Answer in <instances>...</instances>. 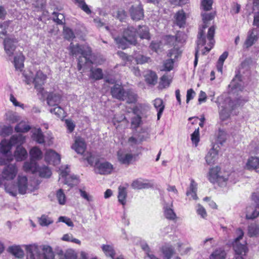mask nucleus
I'll use <instances>...</instances> for the list:
<instances>
[{"instance_id": "f257e3e1", "label": "nucleus", "mask_w": 259, "mask_h": 259, "mask_svg": "<svg viewBox=\"0 0 259 259\" xmlns=\"http://www.w3.org/2000/svg\"><path fill=\"white\" fill-rule=\"evenodd\" d=\"M214 13H211L209 14L203 13L202 14V24L199 28L197 36V47L196 49L195 54V60L194 62V65L195 67L196 66L198 63V54L199 48L207 45V46L204 47L205 52H202V54L204 55L206 52H209L214 46L215 42L213 38L215 33V28L214 26H211L208 28L206 34L205 33V29L208 27L209 22L212 20L214 18Z\"/></svg>"}, {"instance_id": "f03ea898", "label": "nucleus", "mask_w": 259, "mask_h": 259, "mask_svg": "<svg viewBox=\"0 0 259 259\" xmlns=\"http://www.w3.org/2000/svg\"><path fill=\"white\" fill-rule=\"evenodd\" d=\"M6 191L10 195L15 197L18 194L24 195L28 192H31L36 189L29 184L27 178L25 176L19 175L17 179L16 184H5Z\"/></svg>"}, {"instance_id": "7ed1b4c3", "label": "nucleus", "mask_w": 259, "mask_h": 259, "mask_svg": "<svg viewBox=\"0 0 259 259\" xmlns=\"http://www.w3.org/2000/svg\"><path fill=\"white\" fill-rule=\"evenodd\" d=\"M112 97L119 100L125 101L128 104L135 103L137 94L131 89H124L121 85L115 84L111 89Z\"/></svg>"}, {"instance_id": "20e7f679", "label": "nucleus", "mask_w": 259, "mask_h": 259, "mask_svg": "<svg viewBox=\"0 0 259 259\" xmlns=\"http://www.w3.org/2000/svg\"><path fill=\"white\" fill-rule=\"evenodd\" d=\"M248 101L247 98H242L239 97L236 100L233 101L230 98H227L225 100V105L222 106V109L220 111V118L222 120H225L228 119L230 116L231 111L237 107L243 105Z\"/></svg>"}, {"instance_id": "39448f33", "label": "nucleus", "mask_w": 259, "mask_h": 259, "mask_svg": "<svg viewBox=\"0 0 259 259\" xmlns=\"http://www.w3.org/2000/svg\"><path fill=\"white\" fill-rule=\"evenodd\" d=\"M24 75L25 77L27 84H29L32 82L33 83L35 88L37 89L39 92H41L44 90L42 87L46 81L47 75L44 74L41 71H37L35 76H34L33 74L31 71L28 73H25Z\"/></svg>"}, {"instance_id": "423d86ee", "label": "nucleus", "mask_w": 259, "mask_h": 259, "mask_svg": "<svg viewBox=\"0 0 259 259\" xmlns=\"http://www.w3.org/2000/svg\"><path fill=\"white\" fill-rule=\"evenodd\" d=\"M14 145L11 141L3 140L0 144V165L7 164L13 160V157L10 152L12 146Z\"/></svg>"}, {"instance_id": "0eeeda50", "label": "nucleus", "mask_w": 259, "mask_h": 259, "mask_svg": "<svg viewBox=\"0 0 259 259\" xmlns=\"http://www.w3.org/2000/svg\"><path fill=\"white\" fill-rule=\"evenodd\" d=\"M208 179L211 183H218L220 186L223 187L226 186L228 177L221 175L220 168L216 166L210 169Z\"/></svg>"}, {"instance_id": "6e6552de", "label": "nucleus", "mask_w": 259, "mask_h": 259, "mask_svg": "<svg viewBox=\"0 0 259 259\" xmlns=\"http://www.w3.org/2000/svg\"><path fill=\"white\" fill-rule=\"evenodd\" d=\"M5 165L1 174L0 183H3L2 181H10L13 180L18 173V169L14 164H3Z\"/></svg>"}, {"instance_id": "1a4fd4ad", "label": "nucleus", "mask_w": 259, "mask_h": 259, "mask_svg": "<svg viewBox=\"0 0 259 259\" xmlns=\"http://www.w3.org/2000/svg\"><path fill=\"white\" fill-rule=\"evenodd\" d=\"M69 50L70 54L72 56H77L79 55H92V50L90 47L84 45H80L78 44H74L71 42Z\"/></svg>"}, {"instance_id": "9d476101", "label": "nucleus", "mask_w": 259, "mask_h": 259, "mask_svg": "<svg viewBox=\"0 0 259 259\" xmlns=\"http://www.w3.org/2000/svg\"><path fill=\"white\" fill-rule=\"evenodd\" d=\"M237 234L238 235V237L235 239V242L233 244L236 255L242 256L245 255L248 249L245 244H242L239 242V240L242 238L244 235V233L241 229H238L237 230Z\"/></svg>"}, {"instance_id": "9b49d317", "label": "nucleus", "mask_w": 259, "mask_h": 259, "mask_svg": "<svg viewBox=\"0 0 259 259\" xmlns=\"http://www.w3.org/2000/svg\"><path fill=\"white\" fill-rule=\"evenodd\" d=\"M61 171L60 175L65 178V184L70 187H73L78 184V180L75 176H69L70 169L67 165L65 167L63 166L60 168Z\"/></svg>"}, {"instance_id": "f8f14e48", "label": "nucleus", "mask_w": 259, "mask_h": 259, "mask_svg": "<svg viewBox=\"0 0 259 259\" xmlns=\"http://www.w3.org/2000/svg\"><path fill=\"white\" fill-rule=\"evenodd\" d=\"M95 169L96 172L101 175H108L110 174L113 169V165L107 161L96 162Z\"/></svg>"}, {"instance_id": "ddd939ff", "label": "nucleus", "mask_w": 259, "mask_h": 259, "mask_svg": "<svg viewBox=\"0 0 259 259\" xmlns=\"http://www.w3.org/2000/svg\"><path fill=\"white\" fill-rule=\"evenodd\" d=\"M26 251L27 259H42L41 254L40 253L37 245L35 244L25 245Z\"/></svg>"}, {"instance_id": "4468645a", "label": "nucleus", "mask_w": 259, "mask_h": 259, "mask_svg": "<svg viewBox=\"0 0 259 259\" xmlns=\"http://www.w3.org/2000/svg\"><path fill=\"white\" fill-rule=\"evenodd\" d=\"M259 38V31L256 28H252L247 33L246 39L244 43L246 48L251 47Z\"/></svg>"}, {"instance_id": "2eb2a0df", "label": "nucleus", "mask_w": 259, "mask_h": 259, "mask_svg": "<svg viewBox=\"0 0 259 259\" xmlns=\"http://www.w3.org/2000/svg\"><path fill=\"white\" fill-rule=\"evenodd\" d=\"M91 55H82L80 56L78 59L77 69L78 70H81L83 69L84 71L85 69L92 67L93 64V61L90 59Z\"/></svg>"}, {"instance_id": "dca6fc26", "label": "nucleus", "mask_w": 259, "mask_h": 259, "mask_svg": "<svg viewBox=\"0 0 259 259\" xmlns=\"http://www.w3.org/2000/svg\"><path fill=\"white\" fill-rule=\"evenodd\" d=\"M45 159L50 164L57 165L60 163L61 157L60 155L54 150L48 149L46 152Z\"/></svg>"}, {"instance_id": "f3484780", "label": "nucleus", "mask_w": 259, "mask_h": 259, "mask_svg": "<svg viewBox=\"0 0 259 259\" xmlns=\"http://www.w3.org/2000/svg\"><path fill=\"white\" fill-rule=\"evenodd\" d=\"M132 19L135 21L141 20L144 17V10L141 4L133 6L129 10Z\"/></svg>"}, {"instance_id": "a211bd4d", "label": "nucleus", "mask_w": 259, "mask_h": 259, "mask_svg": "<svg viewBox=\"0 0 259 259\" xmlns=\"http://www.w3.org/2000/svg\"><path fill=\"white\" fill-rule=\"evenodd\" d=\"M17 41L16 39L7 38L4 41V49L9 56H12L16 48Z\"/></svg>"}, {"instance_id": "6ab92c4d", "label": "nucleus", "mask_w": 259, "mask_h": 259, "mask_svg": "<svg viewBox=\"0 0 259 259\" xmlns=\"http://www.w3.org/2000/svg\"><path fill=\"white\" fill-rule=\"evenodd\" d=\"M136 30L133 27L130 26L125 29L123 32L124 36L127 38L130 44L135 45L137 44Z\"/></svg>"}, {"instance_id": "aec40b11", "label": "nucleus", "mask_w": 259, "mask_h": 259, "mask_svg": "<svg viewBox=\"0 0 259 259\" xmlns=\"http://www.w3.org/2000/svg\"><path fill=\"white\" fill-rule=\"evenodd\" d=\"M259 215V205L254 204L246 207V218L247 219H254Z\"/></svg>"}, {"instance_id": "412c9836", "label": "nucleus", "mask_w": 259, "mask_h": 259, "mask_svg": "<svg viewBox=\"0 0 259 259\" xmlns=\"http://www.w3.org/2000/svg\"><path fill=\"white\" fill-rule=\"evenodd\" d=\"M46 100L49 106H58L61 102V96L59 94L51 92L48 94Z\"/></svg>"}, {"instance_id": "4be33fe9", "label": "nucleus", "mask_w": 259, "mask_h": 259, "mask_svg": "<svg viewBox=\"0 0 259 259\" xmlns=\"http://www.w3.org/2000/svg\"><path fill=\"white\" fill-rule=\"evenodd\" d=\"M72 148L77 153L83 154L86 149V144L84 140L80 137L77 138Z\"/></svg>"}, {"instance_id": "5701e85b", "label": "nucleus", "mask_w": 259, "mask_h": 259, "mask_svg": "<svg viewBox=\"0 0 259 259\" xmlns=\"http://www.w3.org/2000/svg\"><path fill=\"white\" fill-rule=\"evenodd\" d=\"M245 168L248 170H254L259 168V157L250 156L247 160Z\"/></svg>"}, {"instance_id": "b1692460", "label": "nucleus", "mask_w": 259, "mask_h": 259, "mask_svg": "<svg viewBox=\"0 0 259 259\" xmlns=\"http://www.w3.org/2000/svg\"><path fill=\"white\" fill-rule=\"evenodd\" d=\"M32 133L33 140L38 144H44L45 143V136L40 128L32 130Z\"/></svg>"}, {"instance_id": "393cba45", "label": "nucleus", "mask_w": 259, "mask_h": 259, "mask_svg": "<svg viewBox=\"0 0 259 259\" xmlns=\"http://www.w3.org/2000/svg\"><path fill=\"white\" fill-rule=\"evenodd\" d=\"M150 185L147 180L141 179H137L133 182L131 186L134 189H142L148 188Z\"/></svg>"}, {"instance_id": "a878e982", "label": "nucleus", "mask_w": 259, "mask_h": 259, "mask_svg": "<svg viewBox=\"0 0 259 259\" xmlns=\"http://www.w3.org/2000/svg\"><path fill=\"white\" fill-rule=\"evenodd\" d=\"M218 157V151L214 147L211 149L205 156V160L209 165L213 164Z\"/></svg>"}, {"instance_id": "bb28decb", "label": "nucleus", "mask_w": 259, "mask_h": 259, "mask_svg": "<svg viewBox=\"0 0 259 259\" xmlns=\"http://www.w3.org/2000/svg\"><path fill=\"white\" fill-rule=\"evenodd\" d=\"M197 190V184L193 179H191V183L189 188V190L187 191V196H191V198L194 200L197 199L198 197L196 195Z\"/></svg>"}, {"instance_id": "cd10ccee", "label": "nucleus", "mask_w": 259, "mask_h": 259, "mask_svg": "<svg viewBox=\"0 0 259 259\" xmlns=\"http://www.w3.org/2000/svg\"><path fill=\"white\" fill-rule=\"evenodd\" d=\"M27 155L26 150L22 146H18L14 153V156L17 161H22L25 159Z\"/></svg>"}, {"instance_id": "c85d7f7f", "label": "nucleus", "mask_w": 259, "mask_h": 259, "mask_svg": "<svg viewBox=\"0 0 259 259\" xmlns=\"http://www.w3.org/2000/svg\"><path fill=\"white\" fill-rule=\"evenodd\" d=\"M117 156L120 162L124 164H128L133 158V155L132 154L124 153L120 152H118Z\"/></svg>"}, {"instance_id": "c756f323", "label": "nucleus", "mask_w": 259, "mask_h": 259, "mask_svg": "<svg viewBox=\"0 0 259 259\" xmlns=\"http://www.w3.org/2000/svg\"><path fill=\"white\" fill-rule=\"evenodd\" d=\"M9 251L15 257L21 258L24 256V253L19 245H13L8 248Z\"/></svg>"}, {"instance_id": "7c9ffc66", "label": "nucleus", "mask_w": 259, "mask_h": 259, "mask_svg": "<svg viewBox=\"0 0 259 259\" xmlns=\"http://www.w3.org/2000/svg\"><path fill=\"white\" fill-rule=\"evenodd\" d=\"M154 107L157 110V119L159 120L164 109L163 101L160 98H157L153 101Z\"/></svg>"}, {"instance_id": "2f4dec72", "label": "nucleus", "mask_w": 259, "mask_h": 259, "mask_svg": "<svg viewBox=\"0 0 259 259\" xmlns=\"http://www.w3.org/2000/svg\"><path fill=\"white\" fill-rule=\"evenodd\" d=\"M42 259H54L55 255L52 248L48 245H44L42 247Z\"/></svg>"}, {"instance_id": "473e14b6", "label": "nucleus", "mask_w": 259, "mask_h": 259, "mask_svg": "<svg viewBox=\"0 0 259 259\" xmlns=\"http://www.w3.org/2000/svg\"><path fill=\"white\" fill-rule=\"evenodd\" d=\"M141 105L137 106L134 109V113L137 114L136 116L132 118L131 124L133 128H137L141 122V117L138 115V111L139 110L140 108H141Z\"/></svg>"}, {"instance_id": "72a5a7b5", "label": "nucleus", "mask_w": 259, "mask_h": 259, "mask_svg": "<svg viewBox=\"0 0 259 259\" xmlns=\"http://www.w3.org/2000/svg\"><path fill=\"white\" fill-rule=\"evenodd\" d=\"M102 70L100 68H93L90 69V78L95 80H100L103 78Z\"/></svg>"}, {"instance_id": "f704fd0d", "label": "nucleus", "mask_w": 259, "mask_h": 259, "mask_svg": "<svg viewBox=\"0 0 259 259\" xmlns=\"http://www.w3.org/2000/svg\"><path fill=\"white\" fill-rule=\"evenodd\" d=\"M213 3L212 0H201V8L204 11L202 12L201 13V16H202V14L203 13H214L215 16L216 15L215 12H207V11H210L212 9V5Z\"/></svg>"}, {"instance_id": "c9c22d12", "label": "nucleus", "mask_w": 259, "mask_h": 259, "mask_svg": "<svg viewBox=\"0 0 259 259\" xmlns=\"http://www.w3.org/2000/svg\"><path fill=\"white\" fill-rule=\"evenodd\" d=\"M24 57L22 54L15 56L14 60V64L15 68L17 70L21 71L24 67Z\"/></svg>"}, {"instance_id": "e433bc0d", "label": "nucleus", "mask_w": 259, "mask_h": 259, "mask_svg": "<svg viewBox=\"0 0 259 259\" xmlns=\"http://www.w3.org/2000/svg\"><path fill=\"white\" fill-rule=\"evenodd\" d=\"M176 23L180 27L183 26L186 22V16L183 10L178 11L176 15Z\"/></svg>"}, {"instance_id": "4c0bfd02", "label": "nucleus", "mask_w": 259, "mask_h": 259, "mask_svg": "<svg viewBox=\"0 0 259 259\" xmlns=\"http://www.w3.org/2000/svg\"><path fill=\"white\" fill-rule=\"evenodd\" d=\"M182 51L180 48L175 44L172 49L169 50L167 56L170 58L173 59L174 60L178 58L181 56Z\"/></svg>"}, {"instance_id": "58836bf2", "label": "nucleus", "mask_w": 259, "mask_h": 259, "mask_svg": "<svg viewBox=\"0 0 259 259\" xmlns=\"http://www.w3.org/2000/svg\"><path fill=\"white\" fill-rule=\"evenodd\" d=\"M102 251L107 256L111 257L113 259L115 255V251L114 247L111 245L103 244L101 246Z\"/></svg>"}, {"instance_id": "ea45409f", "label": "nucleus", "mask_w": 259, "mask_h": 259, "mask_svg": "<svg viewBox=\"0 0 259 259\" xmlns=\"http://www.w3.org/2000/svg\"><path fill=\"white\" fill-rule=\"evenodd\" d=\"M137 33L141 38L149 39L150 38L149 29L146 26H139Z\"/></svg>"}, {"instance_id": "a19ab883", "label": "nucleus", "mask_w": 259, "mask_h": 259, "mask_svg": "<svg viewBox=\"0 0 259 259\" xmlns=\"http://www.w3.org/2000/svg\"><path fill=\"white\" fill-rule=\"evenodd\" d=\"M30 155L31 159L35 161V160H39L42 158V153L41 151L37 147H34L30 151Z\"/></svg>"}, {"instance_id": "79ce46f5", "label": "nucleus", "mask_w": 259, "mask_h": 259, "mask_svg": "<svg viewBox=\"0 0 259 259\" xmlns=\"http://www.w3.org/2000/svg\"><path fill=\"white\" fill-rule=\"evenodd\" d=\"M226 255L224 250L219 248L216 249L211 254L209 259H225Z\"/></svg>"}, {"instance_id": "37998d69", "label": "nucleus", "mask_w": 259, "mask_h": 259, "mask_svg": "<svg viewBox=\"0 0 259 259\" xmlns=\"http://www.w3.org/2000/svg\"><path fill=\"white\" fill-rule=\"evenodd\" d=\"M126 189L123 187L119 186L118 188V199L119 202L122 205H124L126 203Z\"/></svg>"}, {"instance_id": "c03bdc74", "label": "nucleus", "mask_w": 259, "mask_h": 259, "mask_svg": "<svg viewBox=\"0 0 259 259\" xmlns=\"http://www.w3.org/2000/svg\"><path fill=\"white\" fill-rule=\"evenodd\" d=\"M115 40L118 45V47L122 49H125L127 48L128 44H129L127 38H126L124 34L122 37H117L115 38Z\"/></svg>"}, {"instance_id": "a18cd8bd", "label": "nucleus", "mask_w": 259, "mask_h": 259, "mask_svg": "<svg viewBox=\"0 0 259 259\" xmlns=\"http://www.w3.org/2000/svg\"><path fill=\"white\" fill-rule=\"evenodd\" d=\"M157 76L154 72L150 71L145 75V80L149 84H155L157 82Z\"/></svg>"}, {"instance_id": "49530a36", "label": "nucleus", "mask_w": 259, "mask_h": 259, "mask_svg": "<svg viewBox=\"0 0 259 259\" xmlns=\"http://www.w3.org/2000/svg\"><path fill=\"white\" fill-rule=\"evenodd\" d=\"M59 259H77V255L74 250L69 249L60 255Z\"/></svg>"}, {"instance_id": "de8ad7c7", "label": "nucleus", "mask_w": 259, "mask_h": 259, "mask_svg": "<svg viewBox=\"0 0 259 259\" xmlns=\"http://www.w3.org/2000/svg\"><path fill=\"white\" fill-rule=\"evenodd\" d=\"M24 170L27 171L31 170L32 171H37L38 165L36 162L33 160H31L30 162H25L23 165Z\"/></svg>"}, {"instance_id": "09e8293b", "label": "nucleus", "mask_w": 259, "mask_h": 259, "mask_svg": "<svg viewBox=\"0 0 259 259\" xmlns=\"http://www.w3.org/2000/svg\"><path fill=\"white\" fill-rule=\"evenodd\" d=\"M164 214L167 219L174 221L176 219V214L172 208L168 207H164Z\"/></svg>"}, {"instance_id": "8fccbe9b", "label": "nucleus", "mask_w": 259, "mask_h": 259, "mask_svg": "<svg viewBox=\"0 0 259 259\" xmlns=\"http://www.w3.org/2000/svg\"><path fill=\"white\" fill-rule=\"evenodd\" d=\"M229 87H231L232 89H239L241 90V88L240 76L239 75H236L235 77L234 78L231 82L230 84H229Z\"/></svg>"}, {"instance_id": "3c124183", "label": "nucleus", "mask_w": 259, "mask_h": 259, "mask_svg": "<svg viewBox=\"0 0 259 259\" xmlns=\"http://www.w3.org/2000/svg\"><path fill=\"white\" fill-rule=\"evenodd\" d=\"M37 171H38L39 173V176L41 177L44 178H49L51 176L52 172L50 168H49L47 166H44L42 167H39L38 166V168Z\"/></svg>"}, {"instance_id": "603ef678", "label": "nucleus", "mask_w": 259, "mask_h": 259, "mask_svg": "<svg viewBox=\"0 0 259 259\" xmlns=\"http://www.w3.org/2000/svg\"><path fill=\"white\" fill-rule=\"evenodd\" d=\"M161 250L164 255V257L166 259H170L174 254V249L171 246H163Z\"/></svg>"}, {"instance_id": "864d4df0", "label": "nucleus", "mask_w": 259, "mask_h": 259, "mask_svg": "<svg viewBox=\"0 0 259 259\" xmlns=\"http://www.w3.org/2000/svg\"><path fill=\"white\" fill-rule=\"evenodd\" d=\"M30 129L29 125H27L25 122H21L15 127V131L19 133H25L28 132Z\"/></svg>"}, {"instance_id": "5fc2aeb1", "label": "nucleus", "mask_w": 259, "mask_h": 259, "mask_svg": "<svg viewBox=\"0 0 259 259\" xmlns=\"http://www.w3.org/2000/svg\"><path fill=\"white\" fill-rule=\"evenodd\" d=\"M10 141L11 143H12L13 145H21L25 141V137L21 134L18 135H14L11 138Z\"/></svg>"}, {"instance_id": "6e6d98bb", "label": "nucleus", "mask_w": 259, "mask_h": 259, "mask_svg": "<svg viewBox=\"0 0 259 259\" xmlns=\"http://www.w3.org/2000/svg\"><path fill=\"white\" fill-rule=\"evenodd\" d=\"M39 223L42 226H48L53 223V221L48 215L43 214L39 219Z\"/></svg>"}, {"instance_id": "4d7b16f0", "label": "nucleus", "mask_w": 259, "mask_h": 259, "mask_svg": "<svg viewBox=\"0 0 259 259\" xmlns=\"http://www.w3.org/2000/svg\"><path fill=\"white\" fill-rule=\"evenodd\" d=\"M53 19L58 24H62L65 20L63 14L58 12H54L52 14Z\"/></svg>"}, {"instance_id": "13d9d810", "label": "nucleus", "mask_w": 259, "mask_h": 259, "mask_svg": "<svg viewBox=\"0 0 259 259\" xmlns=\"http://www.w3.org/2000/svg\"><path fill=\"white\" fill-rule=\"evenodd\" d=\"M228 56V53L227 52H224L220 57L217 65L218 70L221 72H222L223 65L224 61L226 59Z\"/></svg>"}, {"instance_id": "bf43d9fd", "label": "nucleus", "mask_w": 259, "mask_h": 259, "mask_svg": "<svg viewBox=\"0 0 259 259\" xmlns=\"http://www.w3.org/2000/svg\"><path fill=\"white\" fill-rule=\"evenodd\" d=\"M226 140V132L223 130H219L217 135V142L218 143L222 145Z\"/></svg>"}, {"instance_id": "052dcab7", "label": "nucleus", "mask_w": 259, "mask_h": 259, "mask_svg": "<svg viewBox=\"0 0 259 259\" xmlns=\"http://www.w3.org/2000/svg\"><path fill=\"white\" fill-rule=\"evenodd\" d=\"M50 109V112L56 115L58 117H62L64 114V110L58 105Z\"/></svg>"}, {"instance_id": "680f3d73", "label": "nucleus", "mask_w": 259, "mask_h": 259, "mask_svg": "<svg viewBox=\"0 0 259 259\" xmlns=\"http://www.w3.org/2000/svg\"><path fill=\"white\" fill-rule=\"evenodd\" d=\"M56 197L60 204L63 205L66 202V196L62 189H60L57 192Z\"/></svg>"}, {"instance_id": "e2e57ef3", "label": "nucleus", "mask_w": 259, "mask_h": 259, "mask_svg": "<svg viewBox=\"0 0 259 259\" xmlns=\"http://www.w3.org/2000/svg\"><path fill=\"white\" fill-rule=\"evenodd\" d=\"M175 60L172 58L165 60L163 63V70L167 71L171 70L174 68Z\"/></svg>"}, {"instance_id": "0e129e2a", "label": "nucleus", "mask_w": 259, "mask_h": 259, "mask_svg": "<svg viewBox=\"0 0 259 259\" xmlns=\"http://www.w3.org/2000/svg\"><path fill=\"white\" fill-rule=\"evenodd\" d=\"M62 239L63 241H70L78 244H80L81 242L79 240L74 238L73 237V236L71 234H66L63 235V236L62 238Z\"/></svg>"}, {"instance_id": "69168bd1", "label": "nucleus", "mask_w": 259, "mask_h": 259, "mask_svg": "<svg viewBox=\"0 0 259 259\" xmlns=\"http://www.w3.org/2000/svg\"><path fill=\"white\" fill-rule=\"evenodd\" d=\"M63 33L64 37L67 39H70L74 37L73 31L68 27H64Z\"/></svg>"}, {"instance_id": "338daca9", "label": "nucleus", "mask_w": 259, "mask_h": 259, "mask_svg": "<svg viewBox=\"0 0 259 259\" xmlns=\"http://www.w3.org/2000/svg\"><path fill=\"white\" fill-rule=\"evenodd\" d=\"M12 128L10 126H3L0 127V135L5 136L9 135L12 132Z\"/></svg>"}, {"instance_id": "774afa93", "label": "nucleus", "mask_w": 259, "mask_h": 259, "mask_svg": "<svg viewBox=\"0 0 259 259\" xmlns=\"http://www.w3.org/2000/svg\"><path fill=\"white\" fill-rule=\"evenodd\" d=\"M192 141L197 145L199 141V128L196 129L191 135Z\"/></svg>"}]
</instances>
